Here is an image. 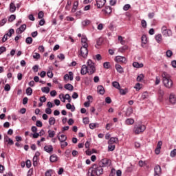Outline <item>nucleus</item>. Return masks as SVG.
Wrapping results in <instances>:
<instances>
[{
  "mask_svg": "<svg viewBox=\"0 0 176 176\" xmlns=\"http://www.w3.org/2000/svg\"><path fill=\"white\" fill-rule=\"evenodd\" d=\"M146 130V126L142 124H136L133 127V132L134 134L138 135L144 133Z\"/></svg>",
  "mask_w": 176,
  "mask_h": 176,
  "instance_id": "obj_3",
  "label": "nucleus"
},
{
  "mask_svg": "<svg viewBox=\"0 0 176 176\" xmlns=\"http://www.w3.org/2000/svg\"><path fill=\"white\" fill-rule=\"evenodd\" d=\"M64 87L66 90H69V91H72L74 90V86L69 83L65 85Z\"/></svg>",
  "mask_w": 176,
  "mask_h": 176,
  "instance_id": "obj_25",
  "label": "nucleus"
},
{
  "mask_svg": "<svg viewBox=\"0 0 176 176\" xmlns=\"http://www.w3.org/2000/svg\"><path fill=\"white\" fill-rule=\"evenodd\" d=\"M44 151H45V152H47V153H52V152H53V151H54L53 146L45 145L44 146Z\"/></svg>",
  "mask_w": 176,
  "mask_h": 176,
  "instance_id": "obj_15",
  "label": "nucleus"
},
{
  "mask_svg": "<svg viewBox=\"0 0 176 176\" xmlns=\"http://www.w3.org/2000/svg\"><path fill=\"white\" fill-rule=\"evenodd\" d=\"M176 155V148L170 151V157H175Z\"/></svg>",
  "mask_w": 176,
  "mask_h": 176,
  "instance_id": "obj_51",
  "label": "nucleus"
},
{
  "mask_svg": "<svg viewBox=\"0 0 176 176\" xmlns=\"http://www.w3.org/2000/svg\"><path fill=\"white\" fill-rule=\"evenodd\" d=\"M112 86H113L116 89H120V84L118 81H114L112 82Z\"/></svg>",
  "mask_w": 176,
  "mask_h": 176,
  "instance_id": "obj_35",
  "label": "nucleus"
},
{
  "mask_svg": "<svg viewBox=\"0 0 176 176\" xmlns=\"http://www.w3.org/2000/svg\"><path fill=\"white\" fill-rule=\"evenodd\" d=\"M162 34H158L155 36V41L157 42V43H160L162 42Z\"/></svg>",
  "mask_w": 176,
  "mask_h": 176,
  "instance_id": "obj_33",
  "label": "nucleus"
},
{
  "mask_svg": "<svg viewBox=\"0 0 176 176\" xmlns=\"http://www.w3.org/2000/svg\"><path fill=\"white\" fill-rule=\"evenodd\" d=\"M96 3L95 4V6H96L98 9H101L102 8H104L105 6V3H107V0H96Z\"/></svg>",
  "mask_w": 176,
  "mask_h": 176,
  "instance_id": "obj_8",
  "label": "nucleus"
},
{
  "mask_svg": "<svg viewBox=\"0 0 176 176\" xmlns=\"http://www.w3.org/2000/svg\"><path fill=\"white\" fill-rule=\"evenodd\" d=\"M59 98L62 102H65V100H67L68 102H71L72 101L71 96L68 94H65V96H64L63 94H60L59 95Z\"/></svg>",
  "mask_w": 176,
  "mask_h": 176,
  "instance_id": "obj_7",
  "label": "nucleus"
},
{
  "mask_svg": "<svg viewBox=\"0 0 176 176\" xmlns=\"http://www.w3.org/2000/svg\"><path fill=\"white\" fill-rule=\"evenodd\" d=\"M7 22H8V19L3 18V19H1L0 21V25H1V27H3V25H5Z\"/></svg>",
  "mask_w": 176,
  "mask_h": 176,
  "instance_id": "obj_39",
  "label": "nucleus"
},
{
  "mask_svg": "<svg viewBox=\"0 0 176 176\" xmlns=\"http://www.w3.org/2000/svg\"><path fill=\"white\" fill-rule=\"evenodd\" d=\"M72 1L71 0H67V5L65 6L66 10H69V6H71Z\"/></svg>",
  "mask_w": 176,
  "mask_h": 176,
  "instance_id": "obj_46",
  "label": "nucleus"
},
{
  "mask_svg": "<svg viewBox=\"0 0 176 176\" xmlns=\"http://www.w3.org/2000/svg\"><path fill=\"white\" fill-rule=\"evenodd\" d=\"M52 173H53V170L50 169L45 172V176H52Z\"/></svg>",
  "mask_w": 176,
  "mask_h": 176,
  "instance_id": "obj_64",
  "label": "nucleus"
},
{
  "mask_svg": "<svg viewBox=\"0 0 176 176\" xmlns=\"http://www.w3.org/2000/svg\"><path fill=\"white\" fill-rule=\"evenodd\" d=\"M80 74L81 75H86L87 74H89V69L86 65H83L81 67Z\"/></svg>",
  "mask_w": 176,
  "mask_h": 176,
  "instance_id": "obj_14",
  "label": "nucleus"
},
{
  "mask_svg": "<svg viewBox=\"0 0 176 176\" xmlns=\"http://www.w3.org/2000/svg\"><path fill=\"white\" fill-rule=\"evenodd\" d=\"M54 135H56V132L54 131H48V136L50 137V138H53Z\"/></svg>",
  "mask_w": 176,
  "mask_h": 176,
  "instance_id": "obj_37",
  "label": "nucleus"
},
{
  "mask_svg": "<svg viewBox=\"0 0 176 176\" xmlns=\"http://www.w3.org/2000/svg\"><path fill=\"white\" fill-rule=\"evenodd\" d=\"M26 94H27V96H32V87H28L26 89Z\"/></svg>",
  "mask_w": 176,
  "mask_h": 176,
  "instance_id": "obj_40",
  "label": "nucleus"
},
{
  "mask_svg": "<svg viewBox=\"0 0 176 176\" xmlns=\"http://www.w3.org/2000/svg\"><path fill=\"white\" fill-rule=\"evenodd\" d=\"M158 94H159V100L163 101V96H164V91L160 89L158 91Z\"/></svg>",
  "mask_w": 176,
  "mask_h": 176,
  "instance_id": "obj_27",
  "label": "nucleus"
},
{
  "mask_svg": "<svg viewBox=\"0 0 176 176\" xmlns=\"http://www.w3.org/2000/svg\"><path fill=\"white\" fill-rule=\"evenodd\" d=\"M98 91L101 96H103V94H105V89H104V87L102 85L98 86Z\"/></svg>",
  "mask_w": 176,
  "mask_h": 176,
  "instance_id": "obj_22",
  "label": "nucleus"
},
{
  "mask_svg": "<svg viewBox=\"0 0 176 176\" xmlns=\"http://www.w3.org/2000/svg\"><path fill=\"white\" fill-rule=\"evenodd\" d=\"M141 25H142V27H143L144 28H146V21H145L144 19L142 20V21H141Z\"/></svg>",
  "mask_w": 176,
  "mask_h": 176,
  "instance_id": "obj_60",
  "label": "nucleus"
},
{
  "mask_svg": "<svg viewBox=\"0 0 176 176\" xmlns=\"http://www.w3.org/2000/svg\"><path fill=\"white\" fill-rule=\"evenodd\" d=\"M4 90H5V91H10V85L6 84V85L4 87Z\"/></svg>",
  "mask_w": 176,
  "mask_h": 176,
  "instance_id": "obj_54",
  "label": "nucleus"
},
{
  "mask_svg": "<svg viewBox=\"0 0 176 176\" xmlns=\"http://www.w3.org/2000/svg\"><path fill=\"white\" fill-rule=\"evenodd\" d=\"M87 47L86 45H84V47H81L78 57H82V58H87V56L89 54V50H87Z\"/></svg>",
  "mask_w": 176,
  "mask_h": 176,
  "instance_id": "obj_5",
  "label": "nucleus"
},
{
  "mask_svg": "<svg viewBox=\"0 0 176 176\" xmlns=\"http://www.w3.org/2000/svg\"><path fill=\"white\" fill-rule=\"evenodd\" d=\"M50 160L52 163H54L57 160V155H52L50 157Z\"/></svg>",
  "mask_w": 176,
  "mask_h": 176,
  "instance_id": "obj_36",
  "label": "nucleus"
},
{
  "mask_svg": "<svg viewBox=\"0 0 176 176\" xmlns=\"http://www.w3.org/2000/svg\"><path fill=\"white\" fill-rule=\"evenodd\" d=\"M14 20H16V15L14 14L10 15L8 18L9 23H12V21H14Z\"/></svg>",
  "mask_w": 176,
  "mask_h": 176,
  "instance_id": "obj_38",
  "label": "nucleus"
},
{
  "mask_svg": "<svg viewBox=\"0 0 176 176\" xmlns=\"http://www.w3.org/2000/svg\"><path fill=\"white\" fill-rule=\"evenodd\" d=\"M169 102L174 105L176 103V97L174 94H170L169 96Z\"/></svg>",
  "mask_w": 176,
  "mask_h": 176,
  "instance_id": "obj_16",
  "label": "nucleus"
},
{
  "mask_svg": "<svg viewBox=\"0 0 176 176\" xmlns=\"http://www.w3.org/2000/svg\"><path fill=\"white\" fill-rule=\"evenodd\" d=\"M41 91L45 93V94H49L50 92V88L49 87H43L41 88Z\"/></svg>",
  "mask_w": 176,
  "mask_h": 176,
  "instance_id": "obj_31",
  "label": "nucleus"
},
{
  "mask_svg": "<svg viewBox=\"0 0 176 176\" xmlns=\"http://www.w3.org/2000/svg\"><path fill=\"white\" fill-rule=\"evenodd\" d=\"M118 90L120 91V94H121V96H126V94L129 93V89L127 88L122 89L120 87Z\"/></svg>",
  "mask_w": 176,
  "mask_h": 176,
  "instance_id": "obj_23",
  "label": "nucleus"
},
{
  "mask_svg": "<svg viewBox=\"0 0 176 176\" xmlns=\"http://www.w3.org/2000/svg\"><path fill=\"white\" fill-rule=\"evenodd\" d=\"M118 142H119V139H118V138H111L108 142V144L109 145H111L113 144H118Z\"/></svg>",
  "mask_w": 176,
  "mask_h": 176,
  "instance_id": "obj_18",
  "label": "nucleus"
},
{
  "mask_svg": "<svg viewBox=\"0 0 176 176\" xmlns=\"http://www.w3.org/2000/svg\"><path fill=\"white\" fill-rule=\"evenodd\" d=\"M82 123H84V124H89V123H90V120H89V118L85 117L82 119Z\"/></svg>",
  "mask_w": 176,
  "mask_h": 176,
  "instance_id": "obj_48",
  "label": "nucleus"
},
{
  "mask_svg": "<svg viewBox=\"0 0 176 176\" xmlns=\"http://www.w3.org/2000/svg\"><path fill=\"white\" fill-rule=\"evenodd\" d=\"M103 67L106 69H109V68H111V64H109V62H104L103 63Z\"/></svg>",
  "mask_w": 176,
  "mask_h": 176,
  "instance_id": "obj_43",
  "label": "nucleus"
},
{
  "mask_svg": "<svg viewBox=\"0 0 176 176\" xmlns=\"http://www.w3.org/2000/svg\"><path fill=\"white\" fill-rule=\"evenodd\" d=\"M161 32L164 36L168 37L173 36V32L171 30L168 29L167 26L164 25L161 28Z\"/></svg>",
  "mask_w": 176,
  "mask_h": 176,
  "instance_id": "obj_6",
  "label": "nucleus"
},
{
  "mask_svg": "<svg viewBox=\"0 0 176 176\" xmlns=\"http://www.w3.org/2000/svg\"><path fill=\"white\" fill-rule=\"evenodd\" d=\"M141 42L144 45H146L148 43V38H146V35L143 34L141 37Z\"/></svg>",
  "mask_w": 176,
  "mask_h": 176,
  "instance_id": "obj_29",
  "label": "nucleus"
},
{
  "mask_svg": "<svg viewBox=\"0 0 176 176\" xmlns=\"http://www.w3.org/2000/svg\"><path fill=\"white\" fill-rule=\"evenodd\" d=\"M137 82H142L144 80V74H140L136 78Z\"/></svg>",
  "mask_w": 176,
  "mask_h": 176,
  "instance_id": "obj_41",
  "label": "nucleus"
},
{
  "mask_svg": "<svg viewBox=\"0 0 176 176\" xmlns=\"http://www.w3.org/2000/svg\"><path fill=\"white\" fill-rule=\"evenodd\" d=\"M113 151H115V145L109 144V146H108V152H113Z\"/></svg>",
  "mask_w": 176,
  "mask_h": 176,
  "instance_id": "obj_42",
  "label": "nucleus"
},
{
  "mask_svg": "<svg viewBox=\"0 0 176 176\" xmlns=\"http://www.w3.org/2000/svg\"><path fill=\"white\" fill-rule=\"evenodd\" d=\"M66 108L67 109H70L72 112H75V106H72L70 103L66 104Z\"/></svg>",
  "mask_w": 176,
  "mask_h": 176,
  "instance_id": "obj_30",
  "label": "nucleus"
},
{
  "mask_svg": "<svg viewBox=\"0 0 176 176\" xmlns=\"http://www.w3.org/2000/svg\"><path fill=\"white\" fill-rule=\"evenodd\" d=\"M166 57H168V58L171 57V56H173V51H171L170 50H167L166 52Z\"/></svg>",
  "mask_w": 176,
  "mask_h": 176,
  "instance_id": "obj_49",
  "label": "nucleus"
},
{
  "mask_svg": "<svg viewBox=\"0 0 176 176\" xmlns=\"http://www.w3.org/2000/svg\"><path fill=\"white\" fill-rule=\"evenodd\" d=\"M125 124H126V126H130L131 124H134V119H133V118H127L125 120Z\"/></svg>",
  "mask_w": 176,
  "mask_h": 176,
  "instance_id": "obj_24",
  "label": "nucleus"
},
{
  "mask_svg": "<svg viewBox=\"0 0 176 176\" xmlns=\"http://www.w3.org/2000/svg\"><path fill=\"white\" fill-rule=\"evenodd\" d=\"M163 145V142L159 141L157 144V147L155 150V155H159L160 153V149H162V146Z\"/></svg>",
  "mask_w": 176,
  "mask_h": 176,
  "instance_id": "obj_13",
  "label": "nucleus"
},
{
  "mask_svg": "<svg viewBox=\"0 0 176 176\" xmlns=\"http://www.w3.org/2000/svg\"><path fill=\"white\" fill-rule=\"evenodd\" d=\"M82 24L83 27H86L87 25H89V24H90V21L89 20H85V21L82 22Z\"/></svg>",
  "mask_w": 176,
  "mask_h": 176,
  "instance_id": "obj_53",
  "label": "nucleus"
},
{
  "mask_svg": "<svg viewBox=\"0 0 176 176\" xmlns=\"http://www.w3.org/2000/svg\"><path fill=\"white\" fill-rule=\"evenodd\" d=\"M5 52H6V47L5 46L0 47V54L5 53Z\"/></svg>",
  "mask_w": 176,
  "mask_h": 176,
  "instance_id": "obj_58",
  "label": "nucleus"
},
{
  "mask_svg": "<svg viewBox=\"0 0 176 176\" xmlns=\"http://www.w3.org/2000/svg\"><path fill=\"white\" fill-rule=\"evenodd\" d=\"M162 82L165 87L171 89L173 87V80L170 78V76L166 72H164L162 74Z\"/></svg>",
  "mask_w": 176,
  "mask_h": 176,
  "instance_id": "obj_1",
  "label": "nucleus"
},
{
  "mask_svg": "<svg viewBox=\"0 0 176 176\" xmlns=\"http://www.w3.org/2000/svg\"><path fill=\"white\" fill-rule=\"evenodd\" d=\"M96 126H97V124L91 123V124H89V129H91V130H94V129H96Z\"/></svg>",
  "mask_w": 176,
  "mask_h": 176,
  "instance_id": "obj_55",
  "label": "nucleus"
},
{
  "mask_svg": "<svg viewBox=\"0 0 176 176\" xmlns=\"http://www.w3.org/2000/svg\"><path fill=\"white\" fill-rule=\"evenodd\" d=\"M116 174V170L115 168H112V169L111 170L109 176H115Z\"/></svg>",
  "mask_w": 176,
  "mask_h": 176,
  "instance_id": "obj_57",
  "label": "nucleus"
},
{
  "mask_svg": "<svg viewBox=\"0 0 176 176\" xmlns=\"http://www.w3.org/2000/svg\"><path fill=\"white\" fill-rule=\"evenodd\" d=\"M66 146H68V142H60V148L64 149Z\"/></svg>",
  "mask_w": 176,
  "mask_h": 176,
  "instance_id": "obj_44",
  "label": "nucleus"
},
{
  "mask_svg": "<svg viewBox=\"0 0 176 176\" xmlns=\"http://www.w3.org/2000/svg\"><path fill=\"white\" fill-rule=\"evenodd\" d=\"M162 175V167L160 165H156L154 167V176Z\"/></svg>",
  "mask_w": 176,
  "mask_h": 176,
  "instance_id": "obj_9",
  "label": "nucleus"
},
{
  "mask_svg": "<svg viewBox=\"0 0 176 176\" xmlns=\"http://www.w3.org/2000/svg\"><path fill=\"white\" fill-rule=\"evenodd\" d=\"M65 155L66 157H69V155H71V150L67 149L65 152Z\"/></svg>",
  "mask_w": 176,
  "mask_h": 176,
  "instance_id": "obj_62",
  "label": "nucleus"
},
{
  "mask_svg": "<svg viewBox=\"0 0 176 176\" xmlns=\"http://www.w3.org/2000/svg\"><path fill=\"white\" fill-rule=\"evenodd\" d=\"M32 38L31 37H28L25 39V43H27V45H31V43H32Z\"/></svg>",
  "mask_w": 176,
  "mask_h": 176,
  "instance_id": "obj_47",
  "label": "nucleus"
},
{
  "mask_svg": "<svg viewBox=\"0 0 176 176\" xmlns=\"http://www.w3.org/2000/svg\"><path fill=\"white\" fill-rule=\"evenodd\" d=\"M106 14H111L112 13V8L111 6H105V8L102 10Z\"/></svg>",
  "mask_w": 176,
  "mask_h": 176,
  "instance_id": "obj_17",
  "label": "nucleus"
},
{
  "mask_svg": "<svg viewBox=\"0 0 176 176\" xmlns=\"http://www.w3.org/2000/svg\"><path fill=\"white\" fill-rule=\"evenodd\" d=\"M81 42L82 47H85V45H87V47H89V45L87 44V37L85 36H82Z\"/></svg>",
  "mask_w": 176,
  "mask_h": 176,
  "instance_id": "obj_20",
  "label": "nucleus"
},
{
  "mask_svg": "<svg viewBox=\"0 0 176 176\" xmlns=\"http://www.w3.org/2000/svg\"><path fill=\"white\" fill-rule=\"evenodd\" d=\"M102 167L103 166H101V164H99V166L97 164H94L89 168V171L92 170V173H95L97 176L102 175V174H104V169Z\"/></svg>",
  "mask_w": 176,
  "mask_h": 176,
  "instance_id": "obj_2",
  "label": "nucleus"
},
{
  "mask_svg": "<svg viewBox=\"0 0 176 176\" xmlns=\"http://www.w3.org/2000/svg\"><path fill=\"white\" fill-rule=\"evenodd\" d=\"M115 67H116V71L118 72L119 74H123L124 72V71L123 70V67H122L120 65L116 64Z\"/></svg>",
  "mask_w": 176,
  "mask_h": 176,
  "instance_id": "obj_21",
  "label": "nucleus"
},
{
  "mask_svg": "<svg viewBox=\"0 0 176 176\" xmlns=\"http://www.w3.org/2000/svg\"><path fill=\"white\" fill-rule=\"evenodd\" d=\"M133 67H134V68H142V67H144V64L139 63L138 62H133Z\"/></svg>",
  "mask_w": 176,
  "mask_h": 176,
  "instance_id": "obj_26",
  "label": "nucleus"
},
{
  "mask_svg": "<svg viewBox=\"0 0 176 176\" xmlns=\"http://www.w3.org/2000/svg\"><path fill=\"white\" fill-rule=\"evenodd\" d=\"M87 67L88 69L89 75H93L96 72V66L91 59H89L87 62Z\"/></svg>",
  "mask_w": 176,
  "mask_h": 176,
  "instance_id": "obj_4",
  "label": "nucleus"
},
{
  "mask_svg": "<svg viewBox=\"0 0 176 176\" xmlns=\"http://www.w3.org/2000/svg\"><path fill=\"white\" fill-rule=\"evenodd\" d=\"M115 61L117 63H122L123 64H126V63H127V59L124 56H117L115 58Z\"/></svg>",
  "mask_w": 176,
  "mask_h": 176,
  "instance_id": "obj_10",
  "label": "nucleus"
},
{
  "mask_svg": "<svg viewBox=\"0 0 176 176\" xmlns=\"http://www.w3.org/2000/svg\"><path fill=\"white\" fill-rule=\"evenodd\" d=\"M33 58H35L36 60H39V58H41V54L36 52L34 55H33Z\"/></svg>",
  "mask_w": 176,
  "mask_h": 176,
  "instance_id": "obj_59",
  "label": "nucleus"
},
{
  "mask_svg": "<svg viewBox=\"0 0 176 176\" xmlns=\"http://www.w3.org/2000/svg\"><path fill=\"white\" fill-rule=\"evenodd\" d=\"M57 138L58 141H60V142H64L67 141V136H65V135H61L60 136V133L58 134Z\"/></svg>",
  "mask_w": 176,
  "mask_h": 176,
  "instance_id": "obj_19",
  "label": "nucleus"
},
{
  "mask_svg": "<svg viewBox=\"0 0 176 176\" xmlns=\"http://www.w3.org/2000/svg\"><path fill=\"white\" fill-rule=\"evenodd\" d=\"M25 164H26V167L28 168H31V160H28L25 162Z\"/></svg>",
  "mask_w": 176,
  "mask_h": 176,
  "instance_id": "obj_61",
  "label": "nucleus"
},
{
  "mask_svg": "<svg viewBox=\"0 0 176 176\" xmlns=\"http://www.w3.org/2000/svg\"><path fill=\"white\" fill-rule=\"evenodd\" d=\"M133 113V109L129 108L126 109V116H127L128 118L131 116V114Z\"/></svg>",
  "mask_w": 176,
  "mask_h": 176,
  "instance_id": "obj_34",
  "label": "nucleus"
},
{
  "mask_svg": "<svg viewBox=\"0 0 176 176\" xmlns=\"http://www.w3.org/2000/svg\"><path fill=\"white\" fill-rule=\"evenodd\" d=\"M25 30H27V25L23 24L19 27V28L16 29V33L18 35H20V34H23V32H24Z\"/></svg>",
  "mask_w": 176,
  "mask_h": 176,
  "instance_id": "obj_11",
  "label": "nucleus"
},
{
  "mask_svg": "<svg viewBox=\"0 0 176 176\" xmlns=\"http://www.w3.org/2000/svg\"><path fill=\"white\" fill-rule=\"evenodd\" d=\"M130 8H131V6H130V4H126L123 7V10L127 12V10H129Z\"/></svg>",
  "mask_w": 176,
  "mask_h": 176,
  "instance_id": "obj_52",
  "label": "nucleus"
},
{
  "mask_svg": "<svg viewBox=\"0 0 176 176\" xmlns=\"http://www.w3.org/2000/svg\"><path fill=\"white\" fill-rule=\"evenodd\" d=\"M10 12H11V13H14V12H16V5H14V3H11L10 4Z\"/></svg>",
  "mask_w": 176,
  "mask_h": 176,
  "instance_id": "obj_28",
  "label": "nucleus"
},
{
  "mask_svg": "<svg viewBox=\"0 0 176 176\" xmlns=\"http://www.w3.org/2000/svg\"><path fill=\"white\" fill-rule=\"evenodd\" d=\"M13 34H14V29H10L8 36H9V38H11V36H12V35H13Z\"/></svg>",
  "mask_w": 176,
  "mask_h": 176,
  "instance_id": "obj_56",
  "label": "nucleus"
},
{
  "mask_svg": "<svg viewBox=\"0 0 176 176\" xmlns=\"http://www.w3.org/2000/svg\"><path fill=\"white\" fill-rule=\"evenodd\" d=\"M109 162H111V160L102 159L99 164H101L102 167H108L109 166Z\"/></svg>",
  "mask_w": 176,
  "mask_h": 176,
  "instance_id": "obj_12",
  "label": "nucleus"
},
{
  "mask_svg": "<svg viewBox=\"0 0 176 176\" xmlns=\"http://www.w3.org/2000/svg\"><path fill=\"white\" fill-rule=\"evenodd\" d=\"M33 166H34V167H36V166H38V157H33Z\"/></svg>",
  "mask_w": 176,
  "mask_h": 176,
  "instance_id": "obj_45",
  "label": "nucleus"
},
{
  "mask_svg": "<svg viewBox=\"0 0 176 176\" xmlns=\"http://www.w3.org/2000/svg\"><path fill=\"white\" fill-rule=\"evenodd\" d=\"M56 123V118H54V117H51L49 119V124L50 126H53L54 124H55Z\"/></svg>",
  "mask_w": 176,
  "mask_h": 176,
  "instance_id": "obj_32",
  "label": "nucleus"
},
{
  "mask_svg": "<svg viewBox=\"0 0 176 176\" xmlns=\"http://www.w3.org/2000/svg\"><path fill=\"white\" fill-rule=\"evenodd\" d=\"M8 35H9V33L4 34L2 38V42H6L8 41Z\"/></svg>",
  "mask_w": 176,
  "mask_h": 176,
  "instance_id": "obj_63",
  "label": "nucleus"
},
{
  "mask_svg": "<svg viewBox=\"0 0 176 176\" xmlns=\"http://www.w3.org/2000/svg\"><path fill=\"white\" fill-rule=\"evenodd\" d=\"M45 16V13H43V11H40L38 14V19H43V16Z\"/></svg>",
  "mask_w": 176,
  "mask_h": 176,
  "instance_id": "obj_50",
  "label": "nucleus"
}]
</instances>
